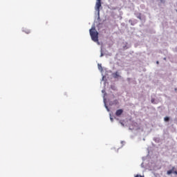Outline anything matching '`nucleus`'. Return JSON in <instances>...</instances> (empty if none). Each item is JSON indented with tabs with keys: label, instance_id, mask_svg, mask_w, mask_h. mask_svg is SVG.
I'll use <instances>...</instances> for the list:
<instances>
[{
	"label": "nucleus",
	"instance_id": "2eb2a0df",
	"mask_svg": "<svg viewBox=\"0 0 177 177\" xmlns=\"http://www.w3.org/2000/svg\"><path fill=\"white\" fill-rule=\"evenodd\" d=\"M98 66H99V68H100V67H102V66H100V64H98Z\"/></svg>",
	"mask_w": 177,
	"mask_h": 177
},
{
	"label": "nucleus",
	"instance_id": "39448f33",
	"mask_svg": "<svg viewBox=\"0 0 177 177\" xmlns=\"http://www.w3.org/2000/svg\"><path fill=\"white\" fill-rule=\"evenodd\" d=\"M113 77L115 78H118V77H120V75H118V72H115L114 73H113Z\"/></svg>",
	"mask_w": 177,
	"mask_h": 177
},
{
	"label": "nucleus",
	"instance_id": "6e6552de",
	"mask_svg": "<svg viewBox=\"0 0 177 177\" xmlns=\"http://www.w3.org/2000/svg\"><path fill=\"white\" fill-rule=\"evenodd\" d=\"M134 177H145V176H142L140 174H136Z\"/></svg>",
	"mask_w": 177,
	"mask_h": 177
},
{
	"label": "nucleus",
	"instance_id": "7ed1b4c3",
	"mask_svg": "<svg viewBox=\"0 0 177 177\" xmlns=\"http://www.w3.org/2000/svg\"><path fill=\"white\" fill-rule=\"evenodd\" d=\"M171 174H175V175H177V171L175 170V167H173L171 170L167 171V175H171Z\"/></svg>",
	"mask_w": 177,
	"mask_h": 177
},
{
	"label": "nucleus",
	"instance_id": "9d476101",
	"mask_svg": "<svg viewBox=\"0 0 177 177\" xmlns=\"http://www.w3.org/2000/svg\"><path fill=\"white\" fill-rule=\"evenodd\" d=\"M110 120H111V122H113V118H110Z\"/></svg>",
	"mask_w": 177,
	"mask_h": 177
},
{
	"label": "nucleus",
	"instance_id": "1a4fd4ad",
	"mask_svg": "<svg viewBox=\"0 0 177 177\" xmlns=\"http://www.w3.org/2000/svg\"><path fill=\"white\" fill-rule=\"evenodd\" d=\"M138 19H139L140 20H142V16L140 15V14L139 15V16L137 17Z\"/></svg>",
	"mask_w": 177,
	"mask_h": 177
},
{
	"label": "nucleus",
	"instance_id": "0eeeda50",
	"mask_svg": "<svg viewBox=\"0 0 177 177\" xmlns=\"http://www.w3.org/2000/svg\"><path fill=\"white\" fill-rule=\"evenodd\" d=\"M24 32H26V34H30V32H31V30H24Z\"/></svg>",
	"mask_w": 177,
	"mask_h": 177
},
{
	"label": "nucleus",
	"instance_id": "9b49d317",
	"mask_svg": "<svg viewBox=\"0 0 177 177\" xmlns=\"http://www.w3.org/2000/svg\"><path fill=\"white\" fill-rule=\"evenodd\" d=\"M102 93H104V92H106V91L102 90Z\"/></svg>",
	"mask_w": 177,
	"mask_h": 177
},
{
	"label": "nucleus",
	"instance_id": "dca6fc26",
	"mask_svg": "<svg viewBox=\"0 0 177 177\" xmlns=\"http://www.w3.org/2000/svg\"><path fill=\"white\" fill-rule=\"evenodd\" d=\"M106 109H109L107 106H106Z\"/></svg>",
	"mask_w": 177,
	"mask_h": 177
},
{
	"label": "nucleus",
	"instance_id": "423d86ee",
	"mask_svg": "<svg viewBox=\"0 0 177 177\" xmlns=\"http://www.w3.org/2000/svg\"><path fill=\"white\" fill-rule=\"evenodd\" d=\"M164 120L167 122L169 121V118L165 117V118H164Z\"/></svg>",
	"mask_w": 177,
	"mask_h": 177
},
{
	"label": "nucleus",
	"instance_id": "f8f14e48",
	"mask_svg": "<svg viewBox=\"0 0 177 177\" xmlns=\"http://www.w3.org/2000/svg\"><path fill=\"white\" fill-rule=\"evenodd\" d=\"M103 56V53H101L100 57Z\"/></svg>",
	"mask_w": 177,
	"mask_h": 177
},
{
	"label": "nucleus",
	"instance_id": "f03ea898",
	"mask_svg": "<svg viewBox=\"0 0 177 177\" xmlns=\"http://www.w3.org/2000/svg\"><path fill=\"white\" fill-rule=\"evenodd\" d=\"M102 7V0H97L95 4V9L97 10L98 13L100 12V8Z\"/></svg>",
	"mask_w": 177,
	"mask_h": 177
},
{
	"label": "nucleus",
	"instance_id": "ddd939ff",
	"mask_svg": "<svg viewBox=\"0 0 177 177\" xmlns=\"http://www.w3.org/2000/svg\"><path fill=\"white\" fill-rule=\"evenodd\" d=\"M151 103H154V100H151Z\"/></svg>",
	"mask_w": 177,
	"mask_h": 177
},
{
	"label": "nucleus",
	"instance_id": "f257e3e1",
	"mask_svg": "<svg viewBox=\"0 0 177 177\" xmlns=\"http://www.w3.org/2000/svg\"><path fill=\"white\" fill-rule=\"evenodd\" d=\"M90 35L91 37L92 41L97 42L99 45V33L96 29H95V28L90 29Z\"/></svg>",
	"mask_w": 177,
	"mask_h": 177
},
{
	"label": "nucleus",
	"instance_id": "20e7f679",
	"mask_svg": "<svg viewBox=\"0 0 177 177\" xmlns=\"http://www.w3.org/2000/svg\"><path fill=\"white\" fill-rule=\"evenodd\" d=\"M122 113H124V110L122 109H118L115 112V115L117 117H120V115H121L122 114Z\"/></svg>",
	"mask_w": 177,
	"mask_h": 177
},
{
	"label": "nucleus",
	"instance_id": "4468645a",
	"mask_svg": "<svg viewBox=\"0 0 177 177\" xmlns=\"http://www.w3.org/2000/svg\"><path fill=\"white\" fill-rule=\"evenodd\" d=\"M159 63H160V62H159L158 61L156 62V64H159Z\"/></svg>",
	"mask_w": 177,
	"mask_h": 177
}]
</instances>
